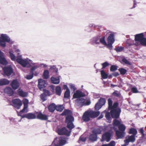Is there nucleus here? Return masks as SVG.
Masks as SVG:
<instances>
[{
  "instance_id": "f257e3e1",
  "label": "nucleus",
  "mask_w": 146,
  "mask_h": 146,
  "mask_svg": "<svg viewBox=\"0 0 146 146\" xmlns=\"http://www.w3.org/2000/svg\"><path fill=\"white\" fill-rule=\"evenodd\" d=\"M100 114L99 111L92 110L86 111L84 113L82 119L84 122H88L90 120V118H94L98 116Z\"/></svg>"
},
{
  "instance_id": "f03ea898",
  "label": "nucleus",
  "mask_w": 146,
  "mask_h": 146,
  "mask_svg": "<svg viewBox=\"0 0 146 146\" xmlns=\"http://www.w3.org/2000/svg\"><path fill=\"white\" fill-rule=\"evenodd\" d=\"M90 43L92 45H99L100 43L103 44H106V42L105 40V36L101 37L100 35H98L93 37L90 40Z\"/></svg>"
},
{
  "instance_id": "7ed1b4c3",
  "label": "nucleus",
  "mask_w": 146,
  "mask_h": 146,
  "mask_svg": "<svg viewBox=\"0 0 146 146\" xmlns=\"http://www.w3.org/2000/svg\"><path fill=\"white\" fill-rule=\"evenodd\" d=\"M6 42L13 44V41L11 39L10 37L6 34H2L0 37V46L3 48L6 46Z\"/></svg>"
},
{
  "instance_id": "20e7f679",
  "label": "nucleus",
  "mask_w": 146,
  "mask_h": 146,
  "mask_svg": "<svg viewBox=\"0 0 146 146\" xmlns=\"http://www.w3.org/2000/svg\"><path fill=\"white\" fill-rule=\"evenodd\" d=\"M17 62L21 65L23 67L29 68L31 67L29 62L26 59H23L21 56L18 57L16 59Z\"/></svg>"
},
{
  "instance_id": "39448f33",
  "label": "nucleus",
  "mask_w": 146,
  "mask_h": 146,
  "mask_svg": "<svg viewBox=\"0 0 146 146\" xmlns=\"http://www.w3.org/2000/svg\"><path fill=\"white\" fill-rule=\"evenodd\" d=\"M110 114L111 117L113 118L117 119L119 117L121 110L120 108L116 109H110Z\"/></svg>"
},
{
  "instance_id": "423d86ee",
  "label": "nucleus",
  "mask_w": 146,
  "mask_h": 146,
  "mask_svg": "<svg viewBox=\"0 0 146 146\" xmlns=\"http://www.w3.org/2000/svg\"><path fill=\"white\" fill-rule=\"evenodd\" d=\"M66 143V141L65 140L56 137L54 139L52 144H54V146H62L64 145Z\"/></svg>"
},
{
  "instance_id": "0eeeda50",
  "label": "nucleus",
  "mask_w": 146,
  "mask_h": 146,
  "mask_svg": "<svg viewBox=\"0 0 146 146\" xmlns=\"http://www.w3.org/2000/svg\"><path fill=\"white\" fill-rule=\"evenodd\" d=\"M4 74L8 76L10 75L13 72V70L11 65L5 66L3 68Z\"/></svg>"
},
{
  "instance_id": "6e6552de",
  "label": "nucleus",
  "mask_w": 146,
  "mask_h": 146,
  "mask_svg": "<svg viewBox=\"0 0 146 146\" xmlns=\"http://www.w3.org/2000/svg\"><path fill=\"white\" fill-rule=\"evenodd\" d=\"M71 131H68L65 127L59 129L58 130V133L60 135H65L67 136L70 135Z\"/></svg>"
},
{
  "instance_id": "1a4fd4ad",
  "label": "nucleus",
  "mask_w": 146,
  "mask_h": 146,
  "mask_svg": "<svg viewBox=\"0 0 146 146\" xmlns=\"http://www.w3.org/2000/svg\"><path fill=\"white\" fill-rule=\"evenodd\" d=\"M111 135L112 134L111 133L109 132H106L102 135L101 141L103 142L106 141L107 142L109 141Z\"/></svg>"
},
{
  "instance_id": "9d476101",
  "label": "nucleus",
  "mask_w": 146,
  "mask_h": 146,
  "mask_svg": "<svg viewBox=\"0 0 146 146\" xmlns=\"http://www.w3.org/2000/svg\"><path fill=\"white\" fill-rule=\"evenodd\" d=\"M12 102L14 106L17 109H19L22 104L21 101L18 99L13 100Z\"/></svg>"
},
{
  "instance_id": "9b49d317",
  "label": "nucleus",
  "mask_w": 146,
  "mask_h": 146,
  "mask_svg": "<svg viewBox=\"0 0 146 146\" xmlns=\"http://www.w3.org/2000/svg\"><path fill=\"white\" fill-rule=\"evenodd\" d=\"M85 99L82 98H80L75 100L76 105L78 107H82L84 105Z\"/></svg>"
},
{
  "instance_id": "f8f14e48",
  "label": "nucleus",
  "mask_w": 146,
  "mask_h": 146,
  "mask_svg": "<svg viewBox=\"0 0 146 146\" xmlns=\"http://www.w3.org/2000/svg\"><path fill=\"white\" fill-rule=\"evenodd\" d=\"M86 95L85 94L79 90H77L73 95V98H82L85 97Z\"/></svg>"
},
{
  "instance_id": "ddd939ff",
  "label": "nucleus",
  "mask_w": 146,
  "mask_h": 146,
  "mask_svg": "<svg viewBox=\"0 0 146 146\" xmlns=\"http://www.w3.org/2000/svg\"><path fill=\"white\" fill-rule=\"evenodd\" d=\"M61 76L58 75H56V76H52L50 78V80L51 82L54 84H57L59 83L60 81V78Z\"/></svg>"
},
{
  "instance_id": "4468645a",
  "label": "nucleus",
  "mask_w": 146,
  "mask_h": 146,
  "mask_svg": "<svg viewBox=\"0 0 146 146\" xmlns=\"http://www.w3.org/2000/svg\"><path fill=\"white\" fill-rule=\"evenodd\" d=\"M144 35L143 33L137 34L135 35V40L136 42L135 45H139L138 43L143 37Z\"/></svg>"
},
{
  "instance_id": "2eb2a0df",
  "label": "nucleus",
  "mask_w": 146,
  "mask_h": 146,
  "mask_svg": "<svg viewBox=\"0 0 146 146\" xmlns=\"http://www.w3.org/2000/svg\"><path fill=\"white\" fill-rule=\"evenodd\" d=\"M46 84L45 81L42 79H40L38 80V87L40 90L46 87Z\"/></svg>"
},
{
  "instance_id": "dca6fc26",
  "label": "nucleus",
  "mask_w": 146,
  "mask_h": 146,
  "mask_svg": "<svg viewBox=\"0 0 146 146\" xmlns=\"http://www.w3.org/2000/svg\"><path fill=\"white\" fill-rule=\"evenodd\" d=\"M4 91L5 93L7 94L10 96L13 95L14 93V91L10 87H7L4 89Z\"/></svg>"
},
{
  "instance_id": "f3484780",
  "label": "nucleus",
  "mask_w": 146,
  "mask_h": 146,
  "mask_svg": "<svg viewBox=\"0 0 146 146\" xmlns=\"http://www.w3.org/2000/svg\"><path fill=\"white\" fill-rule=\"evenodd\" d=\"M11 85L13 89L14 90H16L19 86V83L16 79L13 80Z\"/></svg>"
},
{
  "instance_id": "a211bd4d",
  "label": "nucleus",
  "mask_w": 146,
  "mask_h": 146,
  "mask_svg": "<svg viewBox=\"0 0 146 146\" xmlns=\"http://www.w3.org/2000/svg\"><path fill=\"white\" fill-rule=\"evenodd\" d=\"M116 135L118 139L123 138L125 135V131H120L117 130L115 131Z\"/></svg>"
},
{
  "instance_id": "6ab92c4d",
  "label": "nucleus",
  "mask_w": 146,
  "mask_h": 146,
  "mask_svg": "<svg viewBox=\"0 0 146 146\" xmlns=\"http://www.w3.org/2000/svg\"><path fill=\"white\" fill-rule=\"evenodd\" d=\"M37 118L42 120H46L48 119V117L46 115L40 112L37 115Z\"/></svg>"
},
{
  "instance_id": "aec40b11",
  "label": "nucleus",
  "mask_w": 146,
  "mask_h": 146,
  "mask_svg": "<svg viewBox=\"0 0 146 146\" xmlns=\"http://www.w3.org/2000/svg\"><path fill=\"white\" fill-rule=\"evenodd\" d=\"M17 92L19 95L21 97H25L28 95V93L27 92H24L22 90L19 89L17 90Z\"/></svg>"
},
{
  "instance_id": "412c9836",
  "label": "nucleus",
  "mask_w": 146,
  "mask_h": 146,
  "mask_svg": "<svg viewBox=\"0 0 146 146\" xmlns=\"http://www.w3.org/2000/svg\"><path fill=\"white\" fill-rule=\"evenodd\" d=\"M23 103L24 105V107L23 109L21 111V112H24L28 108L29 100L27 99H25L23 100Z\"/></svg>"
},
{
  "instance_id": "4be33fe9",
  "label": "nucleus",
  "mask_w": 146,
  "mask_h": 146,
  "mask_svg": "<svg viewBox=\"0 0 146 146\" xmlns=\"http://www.w3.org/2000/svg\"><path fill=\"white\" fill-rule=\"evenodd\" d=\"M89 139L93 142L96 141L97 140V135L92 133L90 135Z\"/></svg>"
},
{
  "instance_id": "5701e85b",
  "label": "nucleus",
  "mask_w": 146,
  "mask_h": 146,
  "mask_svg": "<svg viewBox=\"0 0 146 146\" xmlns=\"http://www.w3.org/2000/svg\"><path fill=\"white\" fill-rule=\"evenodd\" d=\"M74 120V117L73 116L70 115H68L66 117L65 122L66 123H73Z\"/></svg>"
},
{
  "instance_id": "b1692460",
  "label": "nucleus",
  "mask_w": 146,
  "mask_h": 146,
  "mask_svg": "<svg viewBox=\"0 0 146 146\" xmlns=\"http://www.w3.org/2000/svg\"><path fill=\"white\" fill-rule=\"evenodd\" d=\"M48 109L49 111L51 112H53L54 110H56V105L54 103L50 104L48 107Z\"/></svg>"
},
{
  "instance_id": "393cba45",
  "label": "nucleus",
  "mask_w": 146,
  "mask_h": 146,
  "mask_svg": "<svg viewBox=\"0 0 146 146\" xmlns=\"http://www.w3.org/2000/svg\"><path fill=\"white\" fill-rule=\"evenodd\" d=\"M108 42L113 43L115 41L114 35L112 34H110L107 39Z\"/></svg>"
},
{
  "instance_id": "a878e982",
  "label": "nucleus",
  "mask_w": 146,
  "mask_h": 146,
  "mask_svg": "<svg viewBox=\"0 0 146 146\" xmlns=\"http://www.w3.org/2000/svg\"><path fill=\"white\" fill-rule=\"evenodd\" d=\"M102 132V130L98 128H94L92 131V133L96 134L97 135L98 134H101Z\"/></svg>"
},
{
  "instance_id": "bb28decb",
  "label": "nucleus",
  "mask_w": 146,
  "mask_h": 146,
  "mask_svg": "<svg viewBox=\"0 0 146 146\" xmlns=\"http://www.w3.org/2000/svg\"><path fill=\"white\" fill-rule=\"evenodd\" d=\"M9 80L6 79H2L0 80V86L8 84L9 83Z\"/></svg>"
},
{
  "instance_id": "cd10ccee",
  "label": "nucleus",
  "mask_w": 146,
  "mask_h": 146,
  "mask_svg": "<svg viewBox=\"0 0 146 146\" xmlns=\"http://www.w3.org/2000/svg\"><path fill=\"white\" fill-rule=\"evenodd\" d=\"M129 134H132L133 135L135 136L137 134V132L135 128H131L129 129Z\"/></svg>"
},
{
  "instance_id": "c85d7f7f",
  "label": "nucleus",
  "mask_w": 146,
  "mask_h": 146,
  "mask_svg": "<svg viewBox=\"0 0 146 146\" xmlns=\"http://www.w3.org/2000/svg\"><path fill=\"white\" fill-rule=\"evenodd\" d=\"M133 40H131V39H127V41L126 46L127 48H130V46L133 44Z\"/></svg>"
},
{
  "instance_id": "c756f323",
  "label": "nucleus",
  "mask_w": 146,
  "mask_h": 146,
  "mask_svg": "<svg viewBox=\"0 0 146 146\" xmlns=\"http://www.w3.org/2000/svg\"><path fill=\"white\" fill-rule=\"evenodd\" d=\"M50 70H54L56 73V75H58L59 74L58 68H56V65L50 66Z\"/></svg>"
},
{
  "instance_id": "7c9ffc66",
  "label": "nucleus",
  "mask_w": 146,
  "mask_h": 146,
  "mask_svg": "<svg viewBox=\"0 0 146 146\" xmlns=\"http://www.w3.org/2000/svg\"><path fill=\"white\" fill-rule=\"evenodd\" d=\"M62 92L61 88L59 86H57L55 88V92L56 94L60 96L61 95Z\"/></svg>"
},
{
  "instance_id": "2f4dec72",
  "label": "nucleus",
  "mask_w": 146,
  "mask_h": 146,
  "mask_svg": "<svg viewBox=\"0 0 146 146\" xmlns=\"http://www.w3.org/2000/svg\"><path fill=\"white\" fill-rule=\"evenodd\" d=\"M36 118L35 115L32 113H27V119H33Z\"/></svg>"
},
{
  "instance_id": "473e14b6",
  "label": "nucleus",
  "mask_w": 146,
  "mask_h": 146,
  "mask_svg": "<svg viewBox=\"0 0 146 146\" xmlns=\"http://www.w3.org/2000/svg\"><path fill=\"white\" fill-rule=\"evenodd\" d=\"M43 76L45 79H47L49 77V72L48 70H46L44 71Z\"/></svg>"
},
{
  "instance_id": "72a5a7b5",
  "label": "nucleus",
  "mask_w": 146,
  "mask_h": 146,
  "mask_svg": "<svg viewBox=\"0 0 146 146\" xmlns=\"http://www.w3.org/2000/svg\"><path fill=\"white\" fill-rule=\"evenodd\" d=\"M139 45L140 44L141 45L146 46V38L143 37L141 39L140 41L138 43Z\"/></svg>"
},
{
  "instance_id": "f704fd0d",
  "label": "nucleus",
  "mask_w": 146,
  "mask_h": 146,
  "mask_svg": "<svg viewBox=\"0 0 146 146\" xmlns=\"http://www.w3.org/2000/svg\"><path fill=\"white\" fill-rule=\"evenodd\" d=\"M8 63V62L5 57L0 59V64H1L6 65Z\"/></svg>"
},
{
  "instance_id": "c9c22d12",
  "label": "nucleus",
  "mask_w": 146,
  "mask_h": 146,
  "mask_svg": "<svg viewBox=\"0 0 146 146\" xmlns=\"http://www.w3.org/2000/svg\"><path fill=\"white\" fill-rule=\"evenodd\" d=\"M106 102V101L105 98H101L97 102L99 103L101 106H102L105 104Z\"/></svg>"
},
{
  "instance_id": "e433bc0d",
  "label": "nucleus",
  "mask_w": 146,
  "mask_h": 146,
  "mask_svg": "<svg viewBox=\"0 0 146 146\" xmlns=\"http://www.w3.org/2000/svg\"><path fill=\"white\" fill-rule=\"evenodd\" d=\"M108 108L109 110H110L113 108V102L110 98L108 99Z\"/></svg>"
},
{
  "instance_id": "4c0bfd02",
  "label": "nucleus",
  "mask_w": 146,
  "mask_h": 146,
  "mask_svg": "<svg viewBox=\"0 0 146 146\" xmlns=\"http://www.w3.org/2000/svg\"><path fill=\"white\" fill-rule=\"evenodd\" d=\"M100 72L101 76L103 79H106L108 78V75L104 70H102L100 71Z\"/></svg>"
},
{
  "instance_id": "58836bf2",
  "label": "nucleus",
  "mask_w": 146,
  "mask_h": 146,
  "mask_svg": "<svg viewBox=\"0 0 146 146\" xmlns=\"http://www.w3.org/2000/svg\"><path fill=\"white\" fill-rule=\"evenodd\" d=\"M119 130L120 131H125L126 129L125 126L123 124H120L118 126Z\"/></svg>"
},
{
  "instance_id": "ea45409f",
  "label": "nucleus",
  "mask_w": 146,
  "mask_h": 146,
  "mask_svg": "<svg viewBox=\"0 0 146 146\" xmlns=\"http://www.w3.org/2000/svg\"><path fill=\"white\" fill-rule=\"evenodd\" d=\"M64 107L62 105L56 106V110L59 111H62L64 109Z\"/></svg>"
},
{
  "instance_id": "a19ab883",
  "label": "nucleus",
  "mask_w": 146,
  "mask_h": 146,
  "mask_svg": "<svg viewBox=\"0 0 146 146\" xmlns=\"http://www.w3.org/2000/svg\"><path fill=\"white\" fill-rule=\"evenodd\" d=\"M114 119L113 121V125L114 126L117 127L119 126L120 124L121 123L119 121L116 119Z\"/></svg>"
},
{
  "instance_id": "79ce46f5",
  "label": "nucleus",
  "mask_w": 146,
  "mask_h": 146,
  "mask_svg": "<svg viewBox=\"0 0 146 146\" xmlns=\"http://www.w3.org/2000/svg\"><path fill=\"white\" fill-rule=\"evenodd\" d=\"M70 91L69 89L66 90L64 92V98H68L70 97Z\"/></svg>"
},
{
  "instance_id": "37998d69",
  "label": "nucleus",
  "mask_w": 146,
  "mask_h": 146,
  "mask_svg": "<svg viewBox=\"0 0 146 146\" xmlns=\"http://www.w3.org/2000/svg\"><path fill=\"white\" fill-rule=\"evenodd\" d=\"M67 127L70 130L72 129L74 127V125L72 122H71L70 123H67Z\"/></svg>"
},
{
  "instance_id": "c03bdc74",
  "label": "nucleus",
  "mask_w": 146,
  "mask_h": 146,
  "mask_svg": "<svg viewBox=\"0 0 146 146\" xmlns=\"http://www.w3.org/2000/svg\"><path fill=\"white\" fill-rule=\"evenodd\" d=\"M34 74V73H33L32 72L30 71L29 74L27 75L26 77H25L28 80H30L33 78Z\"/></svg>"
},
{
  "instance_id": "a18cd8bd",
  "label": "nucleus",
  "mask_w": 146,
  "mask_h": 146,
  "mask_svg": "<svg viewBox=\"0 0 146 146\" xmlns=\"http://www.w3.org/2000/svg\"><path fill=\"white\" fill-rule=\"evenodd\" d=\"M118 66L115 65H112L110 68V70L111 72H114L117 70Z\"/></svg>"
},
{
  "instance_id": "49530a36",
  "label": "nucleus",
  "mask_w": 146,
  "mask_h": 146,
  "mask_svg": "<svg viewBox=\"0 0 146 146\" xmlns=\"http://www.w3.org/2000/svg\"><path fill=\"white\" fill-rule=\"evenodd\" d=\"M71 113L70 110L65 109L62 113V115H66L68 114H70Z\"/></svg>"
},
{
  "instance_id": "de8ad7c7",
  "label": "nucleus",
  "mask_w": 146,
  "mask_h": 146,
  "mask_svg": "<svg viewBox=\"0 0 146 146\" xmlns=\"http://www.w3.org/2000/svg\"><path fill=\"white\" fill-rule=\"evenodd\" d=\"M128 139L130 142H133L135 140V136L133 135L129 136L128 137Z\"/></svg>"
},
{
  "instance_id": "09e8293b",
  "label": "nucleus",
  "mask_w": 146,
  "mask_h": 146,
  "mask_svg": "<svg viewBox=\"0 0 146 146\" xmlns=\"http://www.w3.org/2000/svg\"><path fill=\"white\" fill-rule=\"evenodd\" d=\"M9 53L11 59L12 61H15L16 60V57L15 55L10 51L9 52Z\"/></svg>"
},
{
  "instance_id": "8fccbe9b",
  "label": "nucleus",
  "mask_w": 146,
  "mask_h": 146,
  "mask_svg": "<svg viewBox=\"0 0 146 146\" xmlns=\"http://www.w3.org/2000/svg\"><path fill=\"white\" fill-rule=\"evenodd\" d=\"M47 96L46 94L44 93L40 95V98L43 102H44L47 100Z\"/></svg>"
},
{
  "instance_id": "3c124183",
  "label": "nucleus",
  "mask_w": 146,
  "mask_h": 146,
  "mask_svg": "<svg viewBox=\"0 0 146 146\" xmlns=\"http://www.w3.org/2000/svg\"><path fill=\"white\" fill-rule=\"evenodd\" d=\"M118 70L120 72L121 74L124 75L127 72V70L123 68L119 69Z\"/></svg>"
},
{
  "instance_id": "603ef678",
  "label": "nucleus",
  "mask_w": 146,
  "mask_h": 146,
  "mask_svg": "<svg viewBox=\"0 0 146 146\" xmlns=\"http://www.w3.org/2000/svg\"><path fill=\"white\" fill-rule=\"evenodd\" d=\"M39 66L37 65H35L32 67L30 69V71L32 72L33 73H34V71L37 68H39Z\"/></svg>"
},
{
  "instance_id": "864d4df0",
  "label": "nucleus",
  "mask_w": 146,
  "mask_h": 146,
  "mask_svg": "<svg viewBox=\"0 0 146 146\" xmlns=\"http://www.w3.org/2000/svg\"><path fill=\"white\" fill-rule=\"evenodd\" d=\"M122 61L125 64L129 65H131V64L130 62L128 61L125 58H124L122 59Z\"/></svg>"
},
{
  "instance_id": "5fc2aeb1",
  "label": "nucleus",
  "mask_w": 146,
  "mask_h": 146,
  "mask_svg": "<svg viewBox=\"0 0 146 146\" xmlns=\"http://www.w3.org/2000/svg\"><path fill=\"white\" fill-rule=\"evenodd\" d=\"M124 49V48L122 46H118L114 49L117 52H120L123 51Z\"/></svg>"
},
{
  "instance_id": "6e6d98bb",
  "label": "nucleus",
  "mask_w": 146,
  "mask_h": 146,
  "mask_svg": "<svg viewBox=\"0 0 146 146\" xmlns=\"http://www.w3.org/2000/svg\"><path fill=\"white\" fill-rule=\"evenodd\" d=\"M43 93L46 94L47 96H49L52 94H50V92L48 90L45 89H43Z\"/></svg>"
},
{
  "instance_id": "4d7b16f0",
  "label": "nucleus",
  "mask_w": 146,
  "mask_h": 146,
  "mask_svg": "<svg viewBox=\"0 0 146 146\" xmlns=\"http://www.w3.org/2000/svg\"><path fill=\"white\" fill-rule=\"evenodd\" d=\"M102 107V106L100 104L97 102L94 108L96 110H98L101 108Z\"/></svg>"
},
{
  "instance_id": "13d9d810",
  "label": "nucleus",
  "mask_w": 146,
  "mask_h": 146,
  "mask_svg": "<svg viewBox=\"0 0 146 146\" xmlns=\"http://www.w3.org/2000/svg\"><path fill=\"white\" fill-rule=\"evenodd\" d=\"M108 44L106 43V44L104 45L106 46L107 47L110 49V50H111L113 47L112 44L113 43H111L110 42H108Z\"/></svg>"
},
{
  "instance_id": "bf43d9fd",
  "label": "nucleus",
  "mask_w": 146,
  "mask_h": 146,
  "mask_svg": "<svg viewBox=\"0 0 146 146\" xmlns=\"http://www.w3.org/2000/svg\"><path fill=\"white\" fill-rule=\"evenodd\" d=\"M110 64L107 62H104L102 64V69H104L106 67L109 66Z\"/></svg>"
},
{
  "instance_id": "052dcab7",
  "label": "nucleus",
  "mask_w": 146,
  "mask_h": 146,
  "mask_svg": "<svg viewBox=\"0 0 146 146\" xmlns=\"http://www.w3.org/2000/svg\"><path fill=\"white\" fill-rule=\"evenodd\" d=\"M110 112H106V113L105 117L107 120H110L111 118L110 115Z\"/></svg>"
},
{
  "instance_id": "680f3d73",
  "label": "nucleus",
  "mask_w": 146,
  "mask_h": 146,
  "mask_svg": "<svg viewBox=\"0 0 146 146\" xmlns=\"http://www.w3.org/2000/svg\"><path fill=\"white\" fill-rule=\"evenodd\" d=\"M118 105V103L117 102L114 103L113 105V108H111V109H117L118 108H117Z\"/></svg>"
},
{
  "instance_id": "e2e57ef3",
  "label": "nucleus",
  "mask_w": 146,
  "mask_h": 146,
  "mask_svg": "<svg viewBox=\"0 0 146 146\" xmlns=\"http://www.w3.org/2000/svg\"><path fill=\"white\" fill-rule=\"evenodd\" d=\"M69 85L70 86V88L71 89L73 90L74 91L76 90V88L75 87L74 84H70Z\"/></svg>"
},
{
  "instance_id": "0e129e2a",
  "label": "nucleus",
  "mask_w": 146,
  "mask_h": 146,
  "mask_svg": "<svg viewBox=\"0 0 146 146\" xmlns=\"http://www.w3.org/2000/svg\"><path fill=\"white\" fill-rule=\"evenodd\" d=\"M49 87L50 89V90L52 92V94L54 93V86L53 85H50L49 86Z\"/></svg>"
},
{
  "instance_id": "69168bd1",
  "label": "nucleus",
  "mask_w": 146,
  "mask_h": 146,
  "mask_svg": "<svg viewBox=\"0 0 146 146\" xmlns=\"http://www.w3.org/2000/svg\"><path fill=\"white\" fill-rule=\"evenodd\" d=\"M115 145V142L114 141H112L109 144H107V146H114Z\"/></svg>"
},
{
  "instance_id": "338daca9",
  "label": "nucleus",
  "mask_w": 146,
  "mask_h": 146,
  "mask_svg": "<svg viewBox=\"0 0 146 146\" xmlns=\"http://www.w3.org/2000/svg\"><path fill=\"white\" fill-rule=\"evenodd\" d=\"M131 90L134 93H137L139 92L137 88L135 87H133L131 88Z\"/></svg>"
},
{
  "instance_id": "774afa93",
  "label": "nucleus",
  "mask_w": 146,
  "mask_h": 146,
  "mask_svg": "<svg viewBox=\"0 0 146 146\" xmlns=\"http://www.w3.org/2000/svg\"><path fill=\"white\" fill-rule=\"evenodd\" d=\"M117 92V91H115L113 93V94L115 96L117 97H119L120 95V94L119 93Z\"/></svg>"
}]
</instances>
